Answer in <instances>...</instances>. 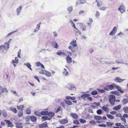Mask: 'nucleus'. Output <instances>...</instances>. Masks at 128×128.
<instances>
[{
    "label": "nucleus",
    "instance_id": "1",
    "mask_svg": "<svg viewBox=\"0 0 128 128\" xmlns=\"http://www.w3.org/2000/svg\"><path fill=\"white\" fill-rule=\"evenodd\" d=\"M108 100L112 105H114L116 100V97L115 96L112 95H110L108 96Z\"/></svg>",
    "mask_w": 128,
    "mask_h": 128
},
{
    "label": "nucleus",
    "instance_id": "2",
    "mask_svg": "<svg viewBox=\"0 0 128 128\" xmlns=\"http://www.w3.org/2000/svg\"><path fill=\"white\" fill-rule=\"evenodd\" d=\"M128 118V115L126 114H124L122 116H121L120 120L123 121L124 124H126V120L125 118Z\"/></svg>",
    "mask_w": 128,
    "mask_h": 128
},
{
    "label": "nucleus",
    "instance_id": "3",
    "mask_svg": "<svg viewBox=\"0 0 128 128\" xmlns=\"http://www.w3.org/2000/svg\"><path fill=\"white\" fill-rule=\"evenodd\" d=\"M70 22L72 24V26L74 28L76 29V30L74 29V30L76 33H80V31L79 30H78V29L76 27L75 24L72 20H70Z\"/></svg>",
    "mask_w": 128,
    "mask_h": 128
},
{
    "label": "nucleus",
    "instance_id": "4",
    "mask_svg": "<svg viewBox=\"0 0 128 128\" xmlns=\"http://www.w3.org/2000/svg\"><path fill=\"white\" fill-rule=\"evenodd\" d=\"M8 92L6 88H3L1 86H0V94L1 93L6 92L7 93Z\"/></svg>",
    "mask_w": 128,
    "mask_h": 128
},
{
    "label": "nucleus",
    "instance_id": "5",
    "mask_svg": "<svg viewBox=\"0 0 128 128\" xmlns=\"http://www.w3.org/2000/svg\"><path fill=\"white\" fill-rule=\"evenodd\" d=\"M4 121L6 123L8 124V127H12L14 125L12 124V122L8 120H5Z\"/></svg>",
    "mask_w": 128,
    "mask_h": 128
},
{
    "label": "nucleus",
    "instance_id": "6",
    "mask_svg": "<svg viewBox=\"0 0 128 128\" xmlns=\"http://www.w3.org/2000/svg\"><path fill=\"white\" fill-rule=\"evenodd\" d=\"M59 122L61 124H65L68 122V120L67 118L60 120L59 121Z\"/></svg>",
    "mask_w": 128,
    "mask_h": 128
},
{
    "label": "nucleus",
    "instance_id": "7",
    "mask_svg": "<svg viewBox=\"0 0 128 128\" xmlns=\"http://www.w3.org/2000/svg\"><path fill=\"white\" fill-rule=\"evenodd\" d=\"M108 107V104H106L105 106L104 105L102 107V109L104 111L106 112L107 113H108L109 112V110L107 108Z\"/></svg>",
    "mask_w": 128,
    "mask_h": 128
},
{
    "label": "nucleus",
    "instance_id": "8",
    "mask_svg": "<svg viewBox=\"0 0 128 128\" xmlns=\"http://www.w3.org/2000/svg\"><path fill=\"white\" fill-rule=\"evenodd\" d=\"M70 116L74 119H77L78 118V115L75 113H71L70 114Z\"/></svg>",
    "mask_w": 128,
    "mask_h": 128
},
{
    "label": "nucleus",
    "instance_id": "9",
    "mask_svg": "<svg viewBox=\"0 0 128 128\" xmlns=\"http://www.w3.org/2000/svg\"><path fill=\"white\" fill-rule=\"evenodd\" d=\"M125 7L124 6L121 5L118 8V10L122 13H123L125 11Z\"/></svg>",
    "mask_w": 128,
    "mask_h": 128
},
{
    "label": "nucleus",
    "instance_id": "10",
    "mask_svg": "<svg viewBox=\"0 0 128 128\" xmlns=\"http://www.w3.org/2000/svg\"><path fill=\"white\" fill-rule=\"evenodd\" d=\"M69 89L71 90H76V88L73 84H70L69 85Z\"/></svg>",
    "mask_w": 128,
    "mask_h": 128
},
{
    "label": "nucleus",
    "instance_id": "11",
    "mask_svg": "<svg viewBox=\"0 0 128 128\" xmlns=\"http://www.w3.org/2000/svg\"><path fill=\"white\" fill-rule=\"evenodd\" d=\"M117 29V28L116 27H114L113 28L112 30L110 33L109 35H114Z\"/></svg>",
    "mask_w": 128,
    "mask_h": 128
},
{
    "label": "nucleus",
    "instance_id": "12",
    "mask_svg": "<svg viewBox=\"0 0 128 128\" xmlns=\"http://www.w3.org/2000/svg\"><path fill=\"white\" fill-rule=\"evenodd\" d=\"M39 128H43L44 127H47V123L46 122H45L43 123L40 124L39 125Z\"/></svg>",
    "mask_w": 128,
    "mask_h": 128
},
{
    "label": "nucleus",
    "instance_id": "13",
    "mask_svg": "<svg viewBox=\"0 0 128 128\" xmlns=\"http://www.w3.org/2000/svg\"><path fill=\"white\" fill-rule=\"evenodd\" d=\"M96 3L97 6L98 7H100L102 4V2L100 0H96Z\"/></svg>",
    "mask_w": 128,
    "mask_h": 128
},
{
    "label": "nucleus",
    "instance_id": "14",
    "mask_svg": "<svg viewBox=\"0 0 128 128\" xmlns=\"http://www.w3.org/2000/svg\"><path fill=\"white\" fill-rule=\"evenodd\" d=\"M125 79H122L119 77H116L114 78V80H115L116 82L120 83L122 82Z\"/></svg>",
    "mask_w": 128,
    "mask_h": 128
},
{
    "label": "nucleus",
    "instance_id": "15",
    "mask_svg": "<svg viewBox=\"0 0 128 128\" xmlns=\"http://www.w3.org/2000/svg\"><path fill=\"white\" fill-rule=\"evenodd\" d=\"M115 85V87L118 89V90L120 93H123V91L121 90V88L120 86L116 84Z\"/></svg>",
    "mask_w": 128,
    "mask_h": 128
},
{
    "label": "nucleus",
    "instance_id": "16",
    "mask_svg": "<svg viewBox=\"0 0 128 128\" xmlns=\"http://www.w3.org/2000/svg\"><path fill=\"white\" fill-rule=\"evenodd\" d=\"M115 84L113 83L112 84L110 85H107V86L108 87L109 90H112L114 87H115Z\"/></svg>",
    "mask_w": 128,
    "mask_h": 128
},
{
    "label": "nucleus",
    "instance_id": "17",
    "mask_svg": "<svg viewBox=\"0 0 128 128\" xmlns=\"http://www.w3.org/2000/svg\"><path fill=\"white\" fill-rule=\"evenodd\" d=\"M30 119L32 121L34 122H36L37 120L36 118V117L33 116H30Z\"/></svg>",
    "mask_w": 128,
    "mask_h": 128
},
{
    "label": "nucleus",
    "instance_id": "18",
    "mask_svg": "<svg viewBox=\"0 0 128 128\" xmlns=\"http://www.w3.org/2000/svg\"><path fill=\"white\" fill-rule=\"evenodd\" d=\"M66 60L68 63H70L72 62V59L71 57L68 56L66 58Z\"/></svg>",
    "mask_w": 128,
    "mask_h": 128
},
{
    "label": "nucleus",
    "instance_id": "19",
    "mask_svg": "<svg viewBox=\"0 0 128 128\" xmlns=\"http://www.w3.org/2000/svg\"><path fill=\"white\" fill-rule=\"evenodd\" d=\"M22 124L21 122H17L16 123V127L17 128H22Z\"/></svg>",
    "mask_w": 128,
    "mask_h": 128
},
{
    "label": "nucleus",
    "instance_id": "20",
    "mask_svg": "<svg viewBox=\"0 0 128 128\" xmlns=\"http://www.w3.org/2000/svg\"><path fill=\"white\" fill-rule=\"evenodd\" d=\"M76 40L73 41L70 43V44L72 45L74 47L76 46L77 45L76 44Z\"/></svg>",
    "mask_w": 128,
    "mask_h": 128
},
{
    "label": "nucleus",
    "instance_id": "21",
    "mask_svg": "<svg viewBox=\"0 0 128 128\" xmlns=\"http://www.w3.org/2000/svg\"><path fill=\"white\" fill-rule=\"evenodd\" d=\"M90 94H84L81 96V97L82 98L84 99L88 97L89 96Z\"/></svg>",
    "mask_w": 128,
    "mask_h": 128
},
{
    "label": "nucleus",
    "instance_id": "22",
    "mask_svg": "<svg viewBox=\"0 0 128 128\" xmlns=\"http://www.w3.org/2000/svg\"><path fill=\"white\" fill-rule=\"evenodd\" d=\"M56 54L59 55L62 54L64 56H65L66 55V54L65 52H61L60 50L57 52H56Z\"/></svg>",
    "mask_w": 128,
    "mask_h": 128
},
{
    "label": "nucleus",
    "instance_id": "23",
    "mask_svg": "<svg viewBox=\"0 0 128 128\" xmlns=\"http://www.w3.org/2000/svg\"><path fill=\"white\" fill-rule=\"evenodd\" d=\"M24 105H22L19 106H17V108L18 109L21 111H22L23 110V108H24Z\"/></svg>",
    "mask_w": 128,
    "mask_h": 128
},
{
    "label": "nucleus",
    "instance_id": "24",
    "mask_svg": "<svg viewBox=\"0 0 128 128\" xmlns=\"http://www.w3.org/2000/svg\"><path fill=\"white\" fill-rule=\"evenodd\" d=\"M121 108V106L120 105H118L116 106H114L113 108L114 110H119Z\"/></svg>",
    "mask_w": 128,
    "mask_h": 128
},
{
    "label": "nucleus",
    "instance_id": "25",
    "mask_svg": "<svg viewBox=\"0 0 128 128\" xmlns=\"http://www.w3.org/2000/svg\"><path fill=\"white\" fill-rule=\"evenodd\" d=\"M47 115H48V116L50 117V118H52V117H53L54 116V112H48Z\"/></svg>",
    "mask_w": 128,
    "mask_h": 128
},
{
    "label": "nucleus",
    "instance_id": "26",
    "mask_svg": "<svg viewBox=\"0 0 128 128\" xmlns=\"http://www.w3.org/2000/svg\"><path fill=\"white\" fill-rule=\"evenodd\" d=\"M44 74L46 76L48 77H50L51 76V72L46 70Z\"/></svg>",
    "mask_w": 128,
    "mask_h": 128
},
{
    "label": "nucleus",
    "instance_id": "27",
    "mask_svg": "<svg viewBox=\"0 0 128 128\" xmlns=\"http://www.w3.org/2000/svg\"><path fill=\"white\" fill-rule=\"evenodd\" d=\"M65 102L68 105H70L72 104V102L70 100H65Z\"/></svg>",
    "mask_w": 128,
    "mask_h": 128
},
{
    "label": "nucleus",
    "instance_id": "28",
    "mask_svg": "<svg viewBox=\"0 0 128 128\" xmlns=\"http://www.w3.org/2000/svg\"><path fill=\"white\" fill-rule=\"evenodd\" d=\"M42 118L43 120V121H44L46 120H50L52 118H48L46 116H43L42 117Z\"/></svg>",
    "mask_w": 128,
    "mask_h": 128
},
{
    "label": "nucleus",
    "instance_id": "29",
    "mask_svg": "<svg viewBox=\"0 0 128 128\" xmlns=\"http://www.w3.org/2000/svg\"><path fill=\"white\" fill-rule=\"evenodd\" d=\"M95 119L96 120H101L102 119V118L101 116H94Z\"/></svg>",
    "mask_w": 128,
    "mask_h": 128
},
{
    "label": "nucleus",
    "instance_id": "30",
    "mask_svg": "<svg viewBox=\"0 0 128 128\" xmlns=\"http://www.w3.org/2000/svg\"><path fill=\"white\" fill-rule=\"evenodd\" d=\"M106 116L108 118L111 120H113L114 118V116L110 114H107Z\"/></svg>",
    "mask_w": 128,
    "mask_h": 128
},
{
    "label": "nucleus",
    "instance_id": "31",
    "mask_svg": "<svg viewBox=\"0 0 128 128\" xmlns=\"http://www.w3.org/2000/svg\"><path fill=\"white\" fill-rule=\"evenodd\" d=\"M34 114L36 116H41L40 112L38 110H36L34 112Z\"/></svg>",
    "mask_w": 128,
    "mask_h": 128
},
{
    "label": "nucleus",
    "instance_id": "32",
    "mask_svg": "<svg viewBox=\"0 0 128 128\" xmlns=\"http://www.w3.org/2000/svg\"><path fill=\"white\" fill-rule=\"evenodd\" d=\"M4 45L6 50L8 49L9 48V44L7 42H5Z\"/></svg>",
    "mask_w": 128,
    "mask_h": 128
},
{
    "label": "nucleus",
    "instance_id": "33",
    "mask_svg": "<svg viewBox=\"0 0 128 128\" xmlns=\"http://www.w3.org/2000/svg\"><path fill=\"white\" fill-rule=\"evenodd\" d=\"M22 6H20L17 9V15H18L20 12V11L22 10Z\"/></svg>",
    "mask_w": 128,
    "mask_h": 128
},
{
    "label": "nucleus",
    "instance_id": "34",
    "mask_svg": "<svg viewBox=\"0 0 128 128\" xmlns=\"http://www.w3.org/2000/svg\"><path fill=\"white\" fill-rule=\"evenodd\" d=\"M123 110L125 113H128V107L126 106L124 107Z\"/></svg>",
    "mask_w": 128,
    "mask_h": 128
},
{
    "label": "nucleus",
    "instance_id": "35",
    "mask_svg": "<svg viewBox=\"0 0 128 128\" xmlns=\"http://www.w3.org/2000/svg\"><path fill=\"white\" fill-rule=\"evenodd\" d=\"M107 126L109 127H110L111 126L114 124V123L113 122H106Z\"/></svg>",
    "mask_w": 128,
    "mask_h": 128
},
{
    "label": "nucleus",
    "instance_id": "36",
    "mask_svg": "<svg viewBox=\"0 0 128 128\" xmlns=\"http://www.w3.org/2000/svg\"><path fill=\"white\" fill-rule=\"evenodd\" d=\"M23 115V112L22 111H20L18 113V117H21Z\"/></svg>",
    "mask_w": 128,
    "mask_h": 128
},
{
    "label": "nucleus",
    "instance_id": "37",
    "mask_svg": "<svg viewBox=\"0 0 128 128\" xmlns=\"http://www.w3.org/2000/svg\"><path fill=\"white\" fill-rule=\"evenodd\" d=\"M41 115H46L48 113V111H42L40 112Z\"/></svg>",
    "mask_w": 128,
    "mask_h": 128
},
{
    "label": "nucleus",
    "instance_id": "38",
    "mask_svg": "<svg viewBox=\"0 0 128 128\" xmlns=\"http://www.w3.org/2000/svg\"><path fill=\"white\" fill-rule=\"evenodd\" d=\"M122 102L124 105L126 104L128 102V100L126 99H124L122 100Z\"/></svg>",
    "mask_w": 128,
    "mask_h": 128
},
{
    "label": "nucleus",
    "instance_id": "39",
    "mask_svg": "<svg viewBox=\"0 0 128 128\" xmlns=\"http://www.w3.org/2000/svg\"><path fill=\"white\" fill-rule=\"evenodd\" d=\"M53 43L54 45V47L56 48H58V45L57 43L55 41L53 42Z\"/></svg>",
    "mask_w": 128,
    "mask_h": 128
},
{
    "label": "nucleus",
    "instance_id": "40",
    "mask_svg": "<svg viewBox=\"0 0 128 128\" xmlns=\"http://www.w3.org/2000/svg\"><path fill=\"white\" fill-rule=\"evenodd\" d=\"M18 60L17 57H16L15 58V60H12V62L13 64L18 63Z\"/></svg>",
    "mask_w": 128,
    "mask_h": 128
},
{
    "label": "nucleus",
    "instance_id": "41",
    "mask_svg": "<svg viewBox=\"0 0 128 128\" xmlns=\"http://www.w3.org/2000/svg\"><path fill=\"white\" fill-rule=\"evenodd\" d=\"M26 66L30 70H32V68H31V65L29 63H27L26 64Z\"/></svg>",
    "mask_w": 128,
    "mask_h": 128
},
{
    "label": "nucleus",
    "instance_id": "42",
    "mask_svg": "<svg viewBox=\"0 0 128 128\" xmlns=\"http://www.w3.org/2000/svg\"><path fill=\"white\" fill-rule=\"evenodd\" d=\"M10 110L15 113H17V110L15 108H10Z\"/></svg>",
    "mask_w": 128,
    "mask_h": 128
},
{
    "label": "nucleus",
    "instance_id": "43",
    "mask_svg": "<svg viewBox=\"0 0 128 128\" xmlns=\"http://www.w3.org/2000/svg\"><path fill=\"white\" fill-rule=\"evenodd\" d=\"M91 94L93 95H96L97 94L98 92L96 90H94L92 91L91 92Z\"/></svg>",
    "mask_w": 128,
    "mask_h": 128
},
{
    "label": "nucleus",
    "instance_id": "44",
    "mask_svg": "<svg viewBox=\"0 0 128 128\" xmlns=\"http://www.w3.org/2000/svg\"><path fill=\"white\" fill-rule=\"evenodd\" d=\"M106 7L105 6H102L100 7L99 9L100 10H104L106 9Z\"/></svg>",
    "mask_w": 128,
    "mask_h": 128
},
{
    "label": "nucleus",
    "instance_id": "45",
    "mask_svg": "<svg viewBox=\"0 0 128 128\" xmlns=\"http://www.w3.org/2000/svg\"><path fill=\"white\" fill-rule=\"evenodd\" d=\"M79 120L80 122L82 123H84L86 122V121L85 120L82 118L80 119Z\"/></svg>",
    "mask_w": 128,
    "mask_h": 128
},
{
    "label": "nucleus",
    "instance_id": "46",
    "mask_svg": "<svg viewBox=\"0 0 128 128\" xmlns=\"http://www.w3.org/2000/svg\"><path fill=\"white\" fill-rule=\"evenodd\" d=\"M26 113L28 114H30L31 113V110L29 108H27L26 111Z\"/></svg>",
    "mask_w": 128,
    "mask_h": 128
},
{
    "label": "nucleus",
    "instance_id": "47",
    "mask_svg": "<svg viewBox=\"0 0 128 128\" xmlns=\"http://www.w3.org/2000/svg\"><path fill=\"white\" fill-rule=\"evenodd\" d=\"M112 93L113 94H114L118 96L120 95V94L119 92L116 91L112 92Z\"/></svg>",
    "mask_w": 128,
    "mask_h": 128
},
{
    "label": "nucleus",
    "instance_id": "48",
    "mask_svg": "<svg viewBox=\"0 0 128 128\" xmlns=\"http://www.w3.org/2000/svg\"><path fill=\"white\" fill-rule=\"evenodd\" d=\"M90 122L92 125H96V122L93 120L90 121Z\"/></svg>",
    "mask_w": 128,
    "mask_h": 128
},
{
    "label": "nucleus",
    "instance_id": "49",
    "mask_svg": "<svg viewBox=\"0 0 128 128\" xmlns=\"http://www.w3.org/2000/svg\"><path fill=\"white\" fill-rule=\"evenodd\" d=\"M67 10L70 13V12L72 11V8L71 6L69 7L68 8Z\"/></svg>",
    "mask_w": 128,
    "mask_h": 128
},
{
    "label": "nucleus",
    "instance_id": "50",
    "mask_svg": "<svg viewBox=\"0 0 128 128\" xmlns=\"http://www.w3.org/2000/svg\"><path fill=\"white\" fill-rule=\"evenodd\" d=\"M73 122L74 124L78 125L79 124H80L79 121L78 120H74Z\"/></svg>",
    "mask_w": 128,
    "mask_h": 128
},
{
    "label": "nucleus",
    "instance_id": "51",
    "mask_svg": "<svg viewBox=\"0 0 128 128\" xmlns=\"http://www.w3.org/2000/svg\"><path fill=\"white\" fill-rule=\"evenodd\" d=\"M65 71L63 72V74L65 76H66L68 74V72L66 71V70L65 68H64V69Z\"/></svg>",
    "mask_w": 128,
    "mask_h": 128
},
{
    "label": "nucleus",
    "instance_id": "52",
    "mask_svg": "<svg viewBox=\"0 0 128 128\" xmlns=\"http://www.w3.org/2000/svg\"><path fill=\"white\" fill-rule=\"evenodd\" d=\"M68 48L69 49L71 50L73 52H74L75 50L71 46H68Z\"/></svg>",
    "mask_w": 128,
    "mask_h": 128
},
{
    "label": "nucleus",
    "instance_id": "53",
    "mask_svg": "<svg viewBox=\"0 0 128 128\" xmlns=\"http://www.w3.org/2000/svg\"><path fill=\"white\" fill-rule=\"evenodd\" d=\"M46 70H42L40 72V73L43 74H45Z\"/></svg>",
    "mask_w": 128,
    "mask_h": 128
},
{
    "label": "nucleus",
    "instance_id": "54",
    "mask_svg": "<svg viewBox=\"0 0 128 128\" xmlns=\"http://www.w3.org/2000/svg\"><path fill=\"white\" fill-rule=\"evenodd\" d=\"M102 113V110L100 109H99L97 111V113L98 114H100Z\"/></svg>",
    "mask_w": 128,
    "mask_h": 128
},
{
    "label": "nucleus",
    "instance_id": "55",
    "mask_svg": "<svg viewBox=\"0 0 128 128\" xmlns=\"http://www.w3.org/2000/svg\"><path fill=\"white\" fill-rule=\"evenodd\" d=\"M2 114L5 117H6L7 116V112L5 111H4L2 112Z\"/></svg>",
    "mask_w": 128,
    "mask_h": 128
},
{
    "label": "nucleus",
    "instance_id": "56",
    "mask_svg": "<svg viewBox=\"0 0 128 128\" xmlns=\"http://www.w3.org/2000/svg\"><path fill=\"white\" fill-rule=\"evenodd\" d=\"M97 90L99 92H101V93H103L104 92H105V91L104 90H101V89H98Z\"/></svg>",
    "mask_w": 128,
    "mask_h": 128
},
{
    "label": "nucleus",
    "instance_id": "57",
    "mask_svg": "<svg viewBox=\"0 0 128 128\" xmlns=\"http://www.w3.org/2000/svg\"><path fill=\"white\" fill-rule=\"evenodd\" d=\"M85 12L83 10H81L79 12V15H81L82 14H84Z\"/></svg>",
    "mask_w": 128,
    "mask_h": 128
},
{
    "label": "nucleus",
    "instance_id": "58",
    "mask_svg": "<svg viewBox=\"0 0 128 128\" xmlns=\"http://www.w3.org/2000/svg\"><path fill=\"white\" fill-rule=\"evenodd\" d=\"M80 1V4H84L86 0H79Z\"/></svg>",
    "mask_w": 128,
    "mask_h": 128
},
{
    "label": "nucleus",
    "instance_id": "59",
    "mask_svg": "<svg viewBox=\"0 0 128 128\" xmlns=\"http://www.w3.org/2000/svg\"><path fill=\"white\" fill-rule=\"evenodd\" d=\"M100 15V12L98 11H96L95 14V16L96 17Z\"/></svg>",
    "mask_w": 128,
    "mask_h": 128
},
{
    "label": "nucleus",
    "instance_id": "60",
    "mask_svg": "<svg viewBox=\"0 0 128 128\" xmlns=\"http://www.w3.org/2000/svg\"><path fill=\"white\" fill-rule=\"evenodd\" d=\"M62 110V108H61L60 107H59L56 110V112H59L60 110Z\"/></svg>",
    "mask_w": 128,
    "mask_h": 128
},
{
    "label": "nucleus",
    "instance_id": "61",
    "mask_svg": "<svg viewBox=\"0 0 128 128\" xmlns=\"http://www.w3.org/2000/svg\"><path fill=\"white\" fill-rule=\"evenodd\" d=\"M93 104L96 105V106H99L100 105V103L99 102H94L93 103Z\"/></svg>",
    "mask_w": 128,
    "mask_h": 128
},
{
    "label": "nucleus",
    "instance_id": "62",
    "mask_svg": "<svg viewBox=\"0 0 128 128\" xmlns=\"http://www.w3.org/2000/svg\"><path fill=\"white\" fill-rule=\"evenodd\" d=\"M41 64L40 62H38L36 63V64L37 66H40Z\"/></svg>",
    "mask_w": 128,
    "mask_h": 128
},
{
    "label": "nucleus",
    "instance_id": "63",
    "mask_svg": "<svg viewBox=\"0 0 128 128\" xmlns=\"http://www.w3.org/2000/svg\"><path fill=\"white\" fill-rule=\"evenodd\" d=\"M0 48L2 50H6L4 47V45H1L0 46Z\"/></svg>",
    "mask_w": 128,
    "mask_h": 128
},
{
    "label": "nucleus",
    "instance_id": "64",
    "mask_svg": "<svg viewBox=\"0 0 128 128\" xmlns=\"http://www.w3.org/2000/svg\"><path fill=\"white\" fill-rule=\"evenodd\" d=\"M110 114H112L113 115H114V114H115L116 113V111H112L111 112H110Z\"/></svg>",
    "mask_w": 128,
    "mask_h": 128
}]
</instances>
